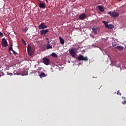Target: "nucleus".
Here are the masks:
<instances>
[{
  "instance_id": "nucleus-34",
  "label": "nucleus",
  "mask_w": 126,
  "mask_h": 126,
  "mask_svg": "<svg viewBox=\"0 0 126 126\" xmlns=\"http://www.w3.org/2000/svg\"><path fill=\"white\" fill-rule=\"evenodd\" d=\"M68 63H70V61H68Z\"/></svg>"
},
{
  "instance_id": "nucleus-16",
  "label": "nucleus",
  "mask_w": 126,
  "mask_h": 126,
  "mask_svg": "<svg viewBox=\"0 0 126 126\" xmlns=\"http://www.w3.org/2000/svg\"><path fill=\"white\" fill-rule=\"evenodd\" d=\"M116 48L120 51H123L124 50V47L122 46H117Z\"/></svg>"
},
{
  "instance_id": "nucleus-13",
  "label": "nucleus",
  "mask_w": 126,
  "mask_h": 126,
  "mask_svg": "<svg viewBox=\"0 0 126 126\" xmlns=\"http://www.w3.org/2000/svg\"><path fill=\"white\" fill-rule=\"evenodd\" d=\"M60 42L61 44L64 45L65 43V41L63 38H62L61 36L59 37Z\"/></svg>"
},
{
  "instance_id": "nucleus-12",
  "label": "nucleus",
  "mask_w": 126,
  "mask_h": 126,
  "mask_svg": "<svg viewBox=\"0 0 126 126\" xmlns=\"http://www.w3.org/2000/svg\"><path fill=\"white\" fill-rule=\"evenodd\" d=\"M9 51L10 54H12V53H11V51H12L13 54H17V53L15 51L13 50V49H12V47H9Z\"/></svg>"
},
{
  "instance_id": "nucleus-31",
  "label": "nucleus",
  "mask_w": 126,
  "mask_h": 126,
  "mask_svg": "<svg viewBox=\"0 0 126 126\" xmlns=\"http://www.w3.org/2000/svg\"><path fill=\"white\" fill-rule=\"evenodd\" d=\"M12 46H13V44H11V46H10V47L12 48Z\"/></svg>"
},
{
  "instance_id": "nucleus-5",
  "label": "nucleus",
  "mask_w": 126,
  "mask_h": 126,
  "mask_svg": "<svg viewBox=\"0 0 126 126\" xmlns=\"http://www.w3.org/2000/svg\"><path fill=\"white\" fill-rule=\"evenodd\" d=\"M1 44L3 47H7L8 46V43H7L6 39L4 38L2 39Z\"/></svg>"
},
{
  "instance_id": "nucleus-27",
  "label": "nucleus",
  "mask_w": 126,
  "mask_h": 126,
  "mask_svg": "<svg viewBox=\"0 0 126 126\" xmlns=\"http://www.w3.org/2000/svg\"><path fill=\"white\" fill-rule=\"evenodd\" d=\"M117 94L118 95H119L120 96H121V93L119 92V91H117Z\"/></svg>"
},
{
  "instance_id": "nucleus-11",
  "label": "nucleus",
  "mask_w": 126,
  "mask_h": 126,
  "mask_svg": "<svg viewBox=\"0 0 126 126\" xmlns=\"http://www.w3.org/2000/svg\"><path fill=\"white\" fill-rule=\"evenodd\" d=\"M98 8L99 10L102 12H104L105 11L104 7L103 6H98Z\"/></svg>"
},
{
  "instance_id": "nucleus-36",
  "label": "nucleus",
  "mask_w": 126,
  "mask_h": 126,
  "mask_svg": "<svg viewBox=\"0 0 126 126\" xmlns=\"http://www.w3.org/2000/svg\"><path fill=\"white\" fill-rule=\"evenodd\" d=\"M100 50H102V49L100 48Z\"/></svg>"
},
{
  "instance_id": "nucleus-18",
  "label": "nucleus",
  "mask_w": 126,
  "mask_h": 126,
  "mask_svg": "<svg viewBox=\"0 0 126 126\" xmlns=\"http://www.w3.org/2000/svg\"><path fill=\"white\" fill-rule=\"evenodd\" d=\"M46 48H47V50H49L50 49H52V45H51L50 44H47Z\"/></svg>"
},
{
  "instance_id": "nucleus-25",
  "label": "nucleus",
  "mask_w": 126,
  "mask_h": 126,
  "mask_svg": "<svg viewBox=\"0 0 126 126\" xmlns=\"http://www.w3.org/2000/svg\"><path fill=\"white\" fill-rule=\"evenodd\" d=\"M122 103L123 105L126 104V100H124L122 102Z\"/></svg>"
},
{
  "instance_id": "nucleus-14",
  "label": "nucleus",
  "mask_w": 126,
  "mask_h": 126,
  "mask_svg": "<svg viewBox=\"0 0 126 126\" xmlns=\"http://www.w3.org/2000/svg\"><path fill=\"white\" fill-rule=\"evenodd\" d=\"M39 6L40 8H45V4L43 3H40L39 4Z\"/></svg>"
},
{
  "instance_id": "nucleus-32",
  "label": "nucleus",
  "mask_w": 126,
  "mask_h": 126,
  "mask_svg": "<svg viewBox=\"0 0 126 126\" xmlns=\"http://www.w3.org/2000/svg\"><path fill=\"white\" fill-rule=\"evenodd\" d=\"M48 0H45V1H46L47 3H48Z\"/></svg>"
},
{
  "instance_id": "nucleus-23",
  "label": "nucleus",
  "mask_w": 126,
  "mask_h": 126,
  "mask_svg": "<svg viewBox=\"0 0 126 126\" xmlns=\"http://www.w3.org/2000/svg\"><path fill=\"white\" fill-rule=\"evenodd\" d=\"M51 56L53 57H57V54H56L55 53H52V54H51Z\"/></svg>"
},
{
  "instance_id": "nucleus-15",
  "label": "nucleus",
  "mask_w": 126,
  "mask_h": 126,
  "mask_svg": "<svg viewBox=\"0 0 126 126\" xmlns=\"http://www.w3.org/2000/svg\"><path fill=\"white\" fill-rule=\"evenodd\" d=\"M46 76H47V74H45L44 72H42L40 75H39V77H40L41 78H44Z\"/></svg>"
},
{
  "instance_id": "nucleus-17",
  "label": "nucleus",
  "mask_w": 126,
  "mask_h": 126,
  "mask_svg": "<svg viewBox=\"0 0 126 126\" xmlns=\"http://www.w3.org/2000/svg\"><path fill=\"white\" fill-rule=\"evenodd\" d=\"M114 28V26L112 24H110L107 28L109 29H113Z\"/></svg>"
},
{
  "instance_id": "nucleus-9",
  "label": "nucleus",
  "mask_w": 126,
  "mask_h": 126,
  "mask_svg": "<svg viewBox=\"0 0 126 126\" xmlns=\"http://www.w3.org/2000/svg\"><path fill=\"white\" fill-rule=\"evenodd\" d=\"M86 17H87V15H85V14H81L79 16V19L81 20H84V19L86 18Z\"/></svg>"
},
{
  "instance_id": "nucleus-7",
  "label": "nucleus",
  "mask_w": 126,
  "mask_h": 126,
  "mask_svg": "<svg viewBox=\"0 0 126 126\" xmlns=\"http://www.w3.org/2000/svg\"><path fill=\"white\" fill-rule=\"evenodd\" d=\"M49 32V29L42 30L40 31L41 36L45 35Z\"/></svg>"
},
{
  "instance_id": "nucleus-20",
  "label": "nucleus",
  "mask_w": 126,
  "mask_h": 126,
  "mask_svg": "<svg viewBox=\"0 0 126 126\" xmlns=\"http://www.w3.org/2000/svg\"><path fill=\"white\" fill-rule=\"evenodd\" d=\"M21 75L22 76L28 75V71H24L22 73Z\"/></svg>"
},
{
  "instance_id": "nucleus-26",
  "label": "nucleus",
  "mask_w": 126,
  "mask_h": 126,
  "mask_svg": "<svg viewBox=\"0 0 126 126\" xmlns=\"http://www.w3.org/2000/svg\"><path fill=\"white\" fill-rule=\"evenodd\" d=\"M0 37H4L3 33L0 32Z\"/></svg>"
},
{
  "instance_id": "nucleus-8",
  "label": "nucleus",
  "mask_w": 126,
  "mask_h": 126,
  "mask_svg": "<svg viewBox=\"0 0 126 126\" xmlns=\"http://www.w3.org/2000/svg\"><path fill=\"white\" fill-rule=\"evenodd\" d=\"M38 28L39 30L45 29L47 28V26L44 23H41V24L38 26Z\"/></svg>"
},
{
  "instance_id": "nucleus-3",
  "label": "nucleus",
  "mask_w": 126,
  "mask_h": 126,
  "mask_svg": "<svg viewBox=\"0 0 126 126\" xmlns=\"http://www.w3.org/2000/svg\"><path fill=\"white\" fill-rule=\"evenodd\" d=\"M108 14L110 15V16H111V17H113V18H117L119 15V14L118 13L116 12L115 11H112V12L111 11H110L109 12Z\"/></svg>"
},
{
  "instance_id": "nucleus-4",
  "label": "nucleus",
  "mask_w": 126,
  "mask_h": 126,
  "mask_svg": "<svg viewBox=\"0 0 126 126\" xmlns=\"http://www.w3.org/2000/svg\"><path fill=\"white\" fill-rule=\"evenodd\" d=\"M69 54L72 56L73 58H75L76 52L74 49L71 48V49L69 50Z\"/></svg>"
},
{
  "instance_id": "nucleus-30",
  "label": "nucleus",
  "mask_w": 126,
  "mask_h": 126,
  "mask_svg": "<svg viewBox=\"0 0 126 126\" xmlns=\"http://www.w3.org/2000/svg\"><path fill=\"white\" fill-rule=\"evenodd\" d=\"M77 59H78V61H79V56H78V57H77Z\"/></svg>"
},
{
  "instance_id": "nucleus-33",
  "label": "nucleus",
  "mask_w": 126,
  "mask_h": 126,
  "mask_svg": "<svg viewBox=\"0 0 126 126\" xmlns=\"http://www.w3.org/2000/svg\"><path fill=\"white\" fill-rule=\"evenodd\" d=\"M26 31H27L28 29H25Z\"/></svg>"
},
{
  "instance_id": "nucleus-29",
  "label": "nucleus",
  "mask_w": 126,
  "mask_h": 126,
  "mask_svg": "<svg viewBox=\"0 0 126 126\" xmlns=\"http://www.w3.org/2000/svg\"><path fill=\"white\" fill-rule=\"evenodd\" d=\"M112 46L113 47H115L116 46V44H112Z\"/></svg>"
},
{
  "instance_id": "nucleus-35",
  "label": "nucleus",
  "mask_w": 126,
  "mask_h": 126,
  "mask_svg": "<svg viewBox=\"0 0 126 126\" xmlns=\"http://www.w3.org/2000/svg\"><path fill=\"white\" fill-rule=\"evenodd\" d=\"M11 75H12V73H11Z\"/></svg>"
},
{
  "instance_id": "nucleus-24",
  "label": "nucleus",
  "mask_w": 126,
  "mask_h": 126,
  "mask_svg": "<svg viewBox=\"0 0 126 126\" xmlns=\"http://www.w3.org/2000/svg\"><path fill=\"white\" fill-rule=\"evenodd\" d=\"M4 75V73L3 72H0V77H1V76Z\"/></svg>"
},
{
  "instance_id": "nucleus-19",
  "label": "nucleus",
  "mask_w": 126,
  "mask_h": 126,
  "mask_svg": "<svg viewBox=\"0 0 126 126\" xmlns=\"http://www.w3.org/2000/svg\"><path fill=\"white\" fill-rule=\"evenodd\" d=\"M103 23L104 24L105 28H107L108 26L109 25L107 22H106L105 21H103Z\"/></svg>"
},
{
  "instance_id": "nucleus-10",
  "label": "nucleus",
  "mask_w": 126,
  "mask_h": 126,
  "mask_svg": "<svg viewBox=\"0 0 126 126\" xmlns=\"http://www.w3.org/2000/svg\"><path fill=\"white\" fill-rule=\"evenodd\" d=\"M92 31L94 32L95 34L97 33V31H98V27L96 26H94L93 28H92Z\"/></svg>"
},
{
  "instance_id": "nucleus-28",
  "label": "nucleus",
  "mask_w": 126,
  "mask_h": 126,
  "mask_svg": "<svg viewBox=\"0 0 126 126\" xmlns=\"http://www.w3.org/2000/svg\"><path fill=\"white\" fill-rule=\"evenodd\" d=\"M122 98L124 100H126V97H125L122 96Z\"/></svg>"
},
{
  "instance_id": "nucleus-21",
  "label": "nucleus",
  "mask_w": 126,
  "mask_h": 126,
  "mask_svg": "<svg viewBox=\"0 0 126 126\" xmlns=\"http://www.w3.org/2000/svg\"><path fill=\"white\" fill-rule=\"evenodd\" d=\"M45 39H46V40H47V44H50V39H49V38H45Z\"/></svg>"
},
{
  "instance_id": "nucleus-1",
  "label": "nucleus",
  "mask_w": 126,
  "mask_h": 126,
  "mask_svg": "<svg viewBox=\"0 0 126 126\" xmlns=\"http://www.w3.org/2000/svg\"><path fill=\"white\" fill-rule=\"evenodd\" d=\"M27 52L28 54H29L30 56H32L33 55L34 49L33 47L30 45H28L27 46Z\"/></svg>"
},
{
  "instance_id": "nucleus-2",
  "label": "nucleus",
  "mask_w": 126,
  "mask_h": 126,
  "mask_svg": "<svg viewBox=\"0 0 126 126\" xmlns=\"http://www.w3.org/2000/svg\"><path fill=\"white\" fill-rule=\"evenodd\" d=\"M42 61L43 63L46 65L50 64V60L47 57H44L42 59Z\"/></svg>"
},
{
  "instance_id": "nucleus-6",
  "label": "nucleus",
  "mask_w": 126,
  "mask_h": 126,
  "mask_svg": "<svg viewBox=\"0 0 126 126\" xmlns=\"http://www.w3.org/2000/svg\"><path fill=\"white\" fill-rule=\"evenodd\" d=\"M81 61H88V58L87 57H84L83 55H79V62L81 63Z\"/></svg>"
},
{
  "instance_id": "nucleus-22",
  "label": "nucleus",
  "mask_w": 126,
  "mask_h": 126,
  "mask_svg": "<svg viewBox=\"0 0 126 126\" xmlns=\"http://www.w3.org/2000/svg\"><path fill=\"white\" fill-rule=\"evenodd\" d=\"M22 43H23V44L24 45H27L26 42L24 40V39H22Z\"/></svg>"
}]
</instances>
